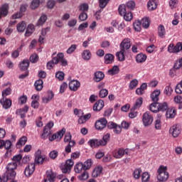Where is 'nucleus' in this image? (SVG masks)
Instances as JSON below:
<instances>
[{"instance_id": "58", "label": "nucleus", "mask_w": 182, "mask_h": 182, "mask_svg": "<svg viewBox=\"0 0 182 182\" xmlns=\"http://www.w3.org/2000/svg\"><path fill=\"white\" fill-rule=\"evenodd\" d=\"M55 77L58 79V80H63L65 79V73L58 71L55 73Z\"/></svg>"}, {"instance_id": "49", "label": "nucleus", "mask_w": 182, "mask_h": 182, "mask_svg": "<svg viewBox=\"0 0 182 182\" xmlns=\"http://www.w3.org/2000/svg\"><path fill=\"white\" fill-rule=\"evenodd\" d=\"M140 174H141V168H136L133 172L134 178L139 180L140 178Z\"/></svg>"}, {"instance_id": "24", "label": "nucleus", "mask_w": 182, "mask_h": 182, "mask_svg": "<svg viewBox=\"0 0 182 182\" xmlns=\"http://www.w3.org/2000/svg\"><path fill=\"white\" fill-rule=\"evenodd\" d=\"M35 32V26L33 24H29L26 28L25 36L29 38Z\"/></svg>"}, {"instance_id": "53", "label": "nucleus", "mask_w": 182, "mask_h": 182, "mask_svg": "<svg viewBox=\"0 0 182 182\" xmlns=\"http://www.w3.org/2000/svg\"><path fill=\"white\" fill-rule=\"evenodd\" d=\"M124 19L127 21H130L133 19V14L130 11H127L126 14L123 16Z\"/></svg>"}, {"instance_id": "1", "label": "nucleus", "mask_w": 182, "mask_h": 182, "mask_svg": "<svg viewBox=\"0 0 182 182\" xmlns=\"http://www.w3.org/2000/svg\"><path fill=\"white\" fill-rule=\"evenodd\" d=\"M109 141H110V134H106L102 136V139H90L88 141V145L90 146L92 149H96V147H100V146H106Z\"/></svg>"}, {"instance_id": "25", "label": "nucleus", "mask_w": 182, "mask_h": 182, "mask_svg": "<svg viewBox=\"0 0 182 182\" xmlns=\"http://www.w3.org/2000/svg\"><path fill=\"white\" fill-rule=\"evenodd\" d=\"M113 62H114V55H113V54L108 53L105 55V63H106V65L113 63Z\"/></svg>"}, {"instance_id": "32", "label": "nucleus", "mask_w": 182, "mask_h": 182, "mask_svg": "<svg viewBox=\"0 0 182 182\" xmlns=\"http://www.w3.org/2000/svg\"><path fill=\"white\" fill-rule=\"evenodd\" d=\"M82 58L84 60H90V58H92V53H90V50H85L82 53Z\"/></svg>"}, {"instance_id": "60", "label": "nucleus", "mask_w": 182, "mask_h": 182, "mask_svg": "<svg viewBox=\"0 0 182 182\" xmlns=\"http://www.w3.org/2000/svg\"><path fill=\"white\" fill-rule=\"evenodd\" d=\"M38 60L39 58L36 53H34L30 56V62H31V63H36Z\"/></svg>"}, {"instance_id": "54", "label": "nucleus", "mask_w": 182, "mask_h": 182, "mask_svg": "<svg viewBox=\"0 0 182 182\" xmlns=\"http://www.w3.org/2000/svg\"><path fill=\"white\" fill-rule=\"evenodd\" d=\"M11 93H12V89L11 87H7L2 91V97H6V96H9Z\"/></svg>"}, {"instance_id": "20", "label": "nucleus", "mask_w": 182, "mask_h": 182, "mask_svg": "<svg viewBox=\"0 0 182 182\" xmlns=\"http://www.w3.org/2000/svg\"><path fill=\"white\" fill-rule=\"evenodd\" d=\"M124 53H126V50L122 49L116 53V56L119 62H124V60H126Z\"/></svg>"}, {"instance_id": "56", "label": "nucleus", "mask_w": 182, "mask_h": 182, "mask_svg": "<svg viewBox=\"0 0 182 182\" xmlns=\"http://www.w3.org/2000/svg\"><path fill=\"white\" fill-rule=\"evenodd\" d=\"M41 5V0H33L31 2V9H36Z\"/></svg>"}, {"instance_id": "63", "label": "nucleus", "mask_w": 182, "mask_h": 182, "mask_svg": "<svg viewBox=\"0 0 182 182\" xmlns=\"http://www.w3.org/2000/svg\"><path fill=\"white\" fill-rule=\"evenodd\" d=\"M79 19L82 22L86 21V19H87V14L85 12H81L80 14L79 15Z\"/></svg>"}, {"instance_id": "61", "label": "nucleus", "mask_w": 182, "mask_h": 182, "mask_svg": "<svg viewBox=\"0 0 182 182\" xmlns=\"http://www.w3.org/2000/svg\"><path fill=\"white\" fill-rule=\"evenodd\" d=\"M173 92V88L171 86L168 85L165 87L164 93L166 96H171V93Z\"/></svg>"}, {"instance_id": "16", "label": "nucleus", "mask_w": 182, "mask_h": 182, "mask_svg": "<svg viewBox=\"0 0 182 182\" xmlns=\"http://www.w3.org/2000/svg\"><path fill=\"white\" fill-rule=\"evenodd\" d=\"M103 107H105V102L103 100H100L94 104L93 110L94 112H100Z\"/></svg>"}, {"instance_id": "46", "label": "nucleus", "mask_w": 182, "mask_h": 182, "mask_svg": "<svg viewBox=\"0 0 182 182\" xmlns=\"http://www.w3.org/2000/svg\"><path fill=\"white\" fill-rule=\"evenodd\" d=\"M79 11L85 13L89 11V4L86 3L80 4L79 6Z\"/></svg>"}, {"instance_id": "47", "label": "nucleus", "mask_w": 182, "mask_h": 182, "mask_svg": "<svg viewBox=\"0 0 182 182\" xmlns=\"http://www.w3.org/2000/svg\"><path fill=\"white\" fill-rule=\"evenodd\" d=\"M76 49H77V45L73 44L68 48L66 53H68V55H72V53H73V52H75Z\"/></svg>"}, {"instance_id": "27", "label": "nucleus", "mask_w": 182, "mask_h": 182, "mask_svg": "<svg viewBox=\"0 0 182 182\" xmlns=\"http://www.w3.org/2000/svg\"><path fill=\"white\" fill-rule=\"evenodd\" d=\"M29 60H23V61L19 64L21 70H28V68H29Z\"/></svg>"}, {"instance_id": "55", "label": "nucleus", "mask_w": 182, "mask_h": 182, "mask_svg": "<svg viewBox=\"0 0 182 182\" xmlns=\"http://www.w3.org/2000/svg\"><path fill=\"white\" fill-rule=\"evenodd\" d=\"M78 178L81 181H85V180H87V178H89V173L86 171H84L78 176Z\"/></svg>"}, {"instance_id": "3", "label": "nucleus", "mask_w": 182, "mask_h": 182, "mask_svg": "<svg viewBox=\"0 0 182 182\" xmlns=\"http://www.w3.org/2000/svg\"><path fill=\"white\" fill-rule=\"evenodd\" d=\"M65 143H69L67 146H65V153H70L72 151V147H75L76 142L75 140H72V135L70 133L67 134L64 138Z\"/></svg>"}, {"instance_id": "50", "label": "nucleus", "mask_w": 182, "mask_h": 182, "mask_svg": "<svg viewBox=\"0 0 182 182\" xmlns=\"http://www.w3.org/2000/svg\"><path fill=\"white\" fill-rule=\"evenodd\" d=\"M119 14L121 16H123L127 11L126 10V6L124 4L120 5L118 9Z\"/></svg>"}, {"instance_id": "17", "label": "nucleus", "mask_w": 182, "mask_h": 182, "mask_svg": "<svg viewBox=\"0 0 182 182\" xmlns=\"http://www.w3.org/2000/svg\"><path fill=\"white\" fill-rule=\"evenodd\" d=\"M176 114H177V111L176 110V108L171 107L166 109V119H173V117H176Z\"/></svg>"}, {"instance_id": "15", "label": "nucleus", "mask_w": 182, "mask_h": 182, "mask_svg": "<svg viewBox=\"0 0 182 182\" xmlns=\"http://www.w3.org/2000/svg\"><path fill=\"white\" fill-rule=\"evenodd\" d=\"M120 49L122 50H127L130 49V47L132 46V44H130V39L125 38L122 41V42L120 43Z\"/></svg>"}, {"instance_id": "10", "label": "nucleus", "mask_w": 182, "mask_h": 182, "mask_svg": "<svg viewBox=\"0 0 182 182\" xmlns=\"http://www.w3.org/2000/svg\"><path fill=\"white\" fill-rule=\"evenodd\" d=\"M107 124V120L105 118H101L95 122V129L97 130H103Z\"/></svg>"}, {"instance_id": "5", "label": "nucleus", "mask_w": 182, "mask_h": 182, "mask_svg": "<svg viewBox=\"0 0 182 182\" xmlns=\"http://www.w3.org/2000/svg\"><path fill=\"white\" fill-rule=\"evenodd\" d=\"M75 162L72 159H68L65 164L61 166V170L63 173H69L72 170V167H73Z\"/></svg>"}, {"instance_id": "36", "label": "nucleus", "mask_w": 182, "mask_h": 182, "mask_svg": "<svg viewBox=\"0 0 182 182\" xmlns=\"http://www.w3.org/2000/svg\"><path fill=\"white\" fill-rule=\"evenodd\" d=\"M157 9V3L156 0H149L148 2V9L149 11H154V9Z\"/></svg>"}, {"instance_id": "51", "label": "nucleus", "mask_w": 182, "mask_h": 182, "mask_svg": "<svg viewBox=\"0 0 182 182\" xmlns=\"http://www.w3.org/2000/svg\"><path fill=\"white\" fill-rule=\"evenodd\" d=\"M134 29L136 31V32H140L141 31V23L140 21H136L134 23Z\"/></svg>"}, {"instance_id": "34", "label": "nucleus", "mask_w": 182, "mask_h": 182, "mask_svg": "<svg viewBox=\"0 0 182 182\" xmlns=\"http://www.w3.org/2000/svg\"><path fill=\"white\" fill-rule=\"evenodd\" d=\"M48 20V16L45 14H42L37 22V26H42Z\"/></svg>"}, {"instance_id": "28", "label": "nucleus", "mask_w": 182, "mask_h": 182, "mask_svg": "<svg viewBox=\"0 0 182 182\" xmlns=\"http://www.w3.org/2000/svg\"><path fill=\"white\" fill-rule=\"evenodd\" d=\"M34 86L38 92H41V90L43 89V80L41 79L36 80L34 83Z\"/></svg>"}, {"instance_id": "12", "label": "nucleus", "mask_w": 182, "mask_h": 182, "mask_svg": "<svg viewBox=\"0 0 182 182\" xmlns=\"http://www.w3.org/2000/svg\"><path fill=\"white\" fill-rule=\"evenodd\" d=\"M35 171V165L34 164H30L27 166L24 171V174L26 177H31L33 172Z\"/></svg>"}, {"instance_id": "2", "label": "nucleus", "mask_w": 182, "mask_h": 182, "mask_svg": "<svg viewBox=\"0 0 182 182\" xmlns=\"http://www.w3.org/2000/svg\"><path fill=\"white\" fill-rule=\"evenodd\" d=\"M156 178L159 181L161 182L167 181V180H168V172L167 171V166H159Z\"/></svg>"}, {"instance_id": "21", "label": "nucleus", "mask_w": 182, "mask_h": 182, "mask_svg": "<svg viewBox=\"0 0 182 182\" xmlns=\"http://www.w3.org/2000/svg\"><path fill=\"white\" fill-rule=\"evenodd\" d=\"M94 75V80L95 82H100L101 80H103V79H105V73H103V72L102 71L95 72Z\"/></svg>"}, {"instance_id": "13", "label": "nucleus", "mask_w": 182, "mask_h": 182, "mask_svg": "<svg viewBox=\"0 0 182 182\" xmlns=\"http://www.w3.org/2000/svg\"><path fill=\"white\" fill-rule=\"evenodd\" d=\"M0 103L3 108L6 109H10L11 106H12V100L5 97L0 100Z\"/></svg>"}, {"instance_id": "11", "label": "nucleus", "mask_w": 182, "mask_h": 182, "mask_svg": "<svg viewBox=\"0 0 182 182\" xmlns=\"http://www.w3.org/2000/svg\"><path fill=\"white\" fill-rule=\"evenodd\" d=\"M46 157L42 156L41 150H38L36 153L35 163L36 164H43V161H47Z\"/></svg>"}, {"instance_id": "33", "label": "nucleus", "mask_w": 182, "mask_h": 182, "mask_svg": "<svg viewBox=\"0 0 182 182\" xmlns=\"http://www.w3.org/2000/svg\"><path fill=\"white\" fill-rule=\"evenodd\" d=\"M127 154V152L124 151L123 149H118L114 154V157L115 159H122V156H124V154Z\"/></svg>"}, {"instance_id": "41", "label": "nucleus", "mask_w": 182, "mask_h": 182, "mask_svg": "<svg viewBox=\"0 0 182 182\" xmlns=\"http://www.w3.org/2000/svg\"><path fill=\"white\" fill-rule=\"evenodd\" d=\"M158 35L160 38H164V36H166V28H164V26H159L158 28Z\"/></svg>"}, {"instance_id": "59", "label": "nucleus", "mask_w": 182, "mask_h": 182, "mask_svg": "<svg viewBox=\"0 0 182 182\" xmlns=\"http://www.w3.org/2000/svg\"><path fill=\"white\" fill-rule=\"evenodd\" d=\"M175 92L178 95H181L182 93V80L180 82L175 88Z\"/></svg>"}, {"instance_id": "37", "label": "nucleus", "mask_w": 182, "mask_h": 182, "mask_svg": "<svg viewBox=\"0 0 182 182\" xmlns=\"http://www.w3.org/2000/svg\"><path fill=\"white\" fill-rule=\"evenodd\" d=\"M47 177L48 178L44 180L45 182H55L56 175L53 172H50L49 173L47 172Z\"/></svg>"}, {"instance_id": "18", "label": "nucleus", "mask_w": 182, "mask_h": 182, "mask_svg": "<svg viewBox=\"0 0 182 182\" xmlns=\"http://www.w3.org/2000/svg\"><path fill=\"white\" fill-rule=\"evenodd\" d=\"M9 11V5L4 4L0 8V19L2 16L5 17L8 15Z\"/></svg>"}, {"instance_id": "45", "label": "nucleus", "mask_w": 182, "mask_h": 182, "mask_svg": "<svg viewBox=\"0 0 182 182\" xmlns=\"http://www.w3.org/2000/svg\"><path fill=\"white\" fill-rule=\"evenodd\" d=\"M109 95V91L107 89H101L98 93L99 97L103 99Z\"/></svg>"}, {"instance_id": "52", "label": "nucleus", "mask_w": 182, "mask_h": 182, "mask_svg": "<svg viewBox=\"0 0 182 182\" xmlns=\"http://www.w3.org/2000/svg\"><path fill=\"white\" fill-rule=\"evenodd\" d=\"M141 181L142 182L150 181V174H149L147 172H144L141 175Z\"/></svg>"}, {"instance_id": "57", "label": "nucleus", "mask_w": 182, "mask_h": 182, "mask_svg": "<svg viewBox=\"0 0 182 182\" xmlns=\"http://www.w3.org/2000/svg\"><path fill=\"white\" fill-rule=\"evenodd\" d=\"M13 163H16V164H18L22 160V155L21 154H17L13 156L11 159Z\"/></svg>"}, {"instance_id": "62", "label": "nucleus", "mask_w": 182, "mask_h": 182, "mask_svg": "<svg viewBox=\"0 0 182 182\" xmlns=\"http://www.w3.org/2000/svg\"><path fill=\"white\" fill-rule=\"evenodd\" d=\"M135 6L136 3H134V1H129L127 3V8H128V9H130V11H133Z\"/></svg>"}, {"instance_id": "29", "label": "nucleus", "mask_w": 182, "mask_h": 182, "mask_svg": "<svg viewBox=\"0 0 182 182\" xmlns=\"http://www.w3.org/2000/svg\"><path fill=\"white\" fill-rule=\"evenodd\" d=\"M119 72H120V68H119V66L114 65L112 68L108 70V75H110L111 76H114V75L119 74Z\"/></svg>"}, {"instance_id": "23", "label": "nucleus", "mask_w": 182, "mask_h": 182, "mask_svg": "<svg viewBox=\"0 0 182 182\" xmlns=\"http://www.w3.org/2000/svg\"><path fill=\"white\" fill-rule=\"evenodd\" d=\"M161 93V92L160 91V90H154L151 95V98L152 102H159V96H160V94Z\"/></svg>"}, {"instance_id": "42", "label": "nucleus", "mask_w": 182, "mask_h": 182, "mask_svg": "<svg viewBox=\"0 0 182 182\" xmlns=\"http://www.w3.org/2000/svg\"><path fill=\"white\" fill-rule=\"evenodd\" d=\"M138 85L139 80L137 79H134L130 81L129 85V89H130V90H133V89H136V87H137Z\"/></svg>"}, {"instance_id": "39", "label": "nucleus", "mask_w": 182, "mask_h": 182, "mask_svg": "<svg viewBox=\"0 0 182 182\" xmlns=\"http://www.w3.org/2000/svg\"><path fill=\"white\" fill-rule=\"evenodd\" d=\"M140 23L144 29H147L150 26V20L147 17L142 18Z\"/></svg>"}, {"instance_id": "4", "label": "nucleus", "mask_w": 182, "mask_h": 182, "mask_svg": "<svg viewBox=\"0 0 182 182\" xmlns=\"http://www.w3.org/2000/svg\"><path fill=\"white\" fill-rule=\"evenodd\" d=\"M55 126V124L53 122H49L43 129V134H41V139H43L44 140L48 138V136H49L51 133L50 130H52V127Z\"/></svg>"}, {"instance_id": "8", "label": "nucleus", "mask_w": 182, "mask_h": 182, "mask_svg": "<svg viewBox=\"0 0 182 182\" xmlns=\"http://www.w3.org/2000/svg\"><path fill=\"white\" fill-rule=\"evenodd\" d=\"M107 128L112 129L115 134H120V133H122V127L113 122H110L107 124Z\"/></svg>"}, {"instance_id": "64", "label": "nucleus", "mask_w": 182, "mask_h": 182, "mask_svg": "<svg viewBox=\"0 0 182 182\" xmlns=\"http://www.w3.org/2000/svg\"><path fill=\"white\" fill-rule=\"evenodd\" d=\"M58 152L56 150L51 151L49 154L50 158L52 159V160H55L56 157H58Z\"/></svg>"}, {"instance_id": "14", "label": "nucleus", "mask_w": 182, "mask_h": 182, "mask_svg": "<svg viewBox=\"0 0 182 182\" xmlns=\"http://www.w3.org/2000/svg\"><path fill=\"white\" fill-rule=\"evenodd\" d=\"M80 87V82L76 80H73L69 83V88L73 92H76Z\"/></svg>"}, {"instance_id": "9", "label": "nucleus", "mask_w": 182, "mask_h": 182, "mask_svg": "<svg viewBox=\"0 0 182 182\" xmlns=\"http://www.w3.org/2000/svg\"><path fill=\"white\" fill-rule=\"evenodd\" d=\"M169 133L172 134L173 137H178L181 133V127L180 125H173L169 129Z\"/></svg>"}, {"instance_id": "44", "label": "nucleus", "mask_w": 182, "mask_h": 182, "mask_svg": "<svg viewBox=\"0 0 182 182\" xmlns=\"http://www.w3.org/2000/svg\"><path fill=\"white\" fill-rule=\"evenodd\" d=\"M92 159H87L82 164V166L84 167V171H86V170H89L90 167H92Z\"/></svg>"}, {"instance_id": "26", "label": "nucleus", "mask_w": 182, "mask_h": 182, "mask_svg": "<svg viewBox=\"0 0 182 182\" xmlns=\"http://www.w3.org/2000/svg\"><path fill=\"white\" fill-rule=\"evenodd\" d=\"M55 95L52 91L48 92V97H43L42 102L43 103H49L52 99H53Z\"/></svg>"}, {"instance_id": "6", "label": "nucleus", "mask_w": 182, "mask_h": 182, "mask_svg": "<svg viewBox=\"0 0 182 182\" xmlns=\"http://www.w3.org/2000/svg\"><path fill=\"white\" fill-rule=\"evenodd\" d=\"M142 122L144 126L146 127H147V126L151 125V123H153V116L150 114V112H146L143 114Z\"/></svg>"}, {"instance_id": "38", "label": "nucleus", "mask_w": 182, "mask_h": 182, "mask_svg": "<svg viewBox=\"0 0 182 182\" xmlns=\"http://www.w3.org/2000/svg\"><path fill=\"white\" fill-rule=\"evenodd\" d=\"M18 168V164L16 162H11L7 164L6 166V170L10 171H15L16 168Z\"/></svg>"}, {"instance_id": "40", "label": "nucleus", "mask_w": 182, "mask_h": 182, "mask_svg": "<svg viewBox=\"0 0 182 182\" xmlns=\"http://www.w3.org/2000/svg\"><path fill=\"white\" fill-rule=\"evenodd\" d=\"M149 110L152 112V113H157V112H159V102H154L150 105Z\"/></svg>"}, {"instance_id": "43", "label": "nucleus", "mask_w": 182, "mask_h": 182, "mask_svg": "<svg viewBox=\"0 0 182 182\" xmlns=\"http://www.w3.org/2000/svg\"><path fill=\"white\" fill-rule=\"evenodd\" d=\"M158 106L159 112H166V110L168 109V105H167V102H158Z\"/></svg>"}, {"instance_id": "30", "label": "nucleus", "mask_w": 182, "mask_h": 182, "mask_svg": "<svg viewBox=\"0 0 182 182\" xmlns=\"http://www.w3.org/2000/svg\"><path fill=\"white\" fill-rule=\"evenodd\" d=\"M146 59H147V55L143 53H139L136 56L137 63H143V62H146Z\"/></svg>"}, {"instance_id": "19", "label": "nucleus", "mask_w": 182, "mask_h": 182, "mask_svg": "<svg viewBox=\"0 0 182 182\" xmlns=\"http://www.w3.org/2000/svg\"><path fill=\"white\" fill-rule=\"evenodd\" d=\"M102 171H103V167L102 166H97L95 167L92 176L94 177L95 178L99 177L100 174H102Z\"/></svg>"}, {"instance_id": "7", "label": "nucleus", "mask_w": 182, "mask_h": 182, "mask_svg": "<svg viewBox=\"0 0 182 182\" xmlns=\"http://www.w3.org/2000/svg\"><path fill=\"white\" fill-rule=\"evenodd\" d=\"M16 177V172L15 171H6L3 176V182H8L15 179Z\"/></svg>"}, {"instance_id": "22", "label": "nucleus", "mask_w": 182, "mask_h": 182, "mask_svg": "<svg viewBox=\"0 0 182 182\" xmlns=\"http://www.w3.org/2000/svg\"><path fill=\"white\" fill-rule=\"evenodd\" d=\"M58 56L60 59V66H68V60L65 58V55L63 53H58Z\"/></svg>"}, {"instance_id": "48", "label": "nucleus", "mask_w": 182, "mask_h": 182, "mask_svg": "<svg viewBox=\"0 0 182 182\" xmlns=\"http://www.w3.org/2000/svg\"><path fill=\"white\" fill-rule=\"evenodd\" d=\"M82 170H84V166L82 163H78L75 166V173H82Z\"/></svg>"}, {"instance_id": "31", "label": "nucleus", "mask_w": 182, "mask_h": 182, "mask_svg": "<svg viewBox=\"0 0 182 182\" xmlns=\"http://www.w3.org/2000/svg\"><path fill=\"white\" fill-rule=\"evenodd\" d=\"M141 105H143V98L140 97L136 100L135 104L132 107V110H137V109H140V107H141Z\"/></svg>"}, {"instance_id": "35", "label": "nucleus", "mask_w": 182, "mask_h": 182, "mask_svg": "<svg viewBox=\"0 0 182 182\" xmlns=\"http://www.w3.org/2000/svg\"><path fill=\"white\" fill-rule=\"evenodd\" d=\"M18 32L22 33L25 32V29H26V23L25 21H22L18 23L16 26Z\"/></svg>"}]
</instances>
